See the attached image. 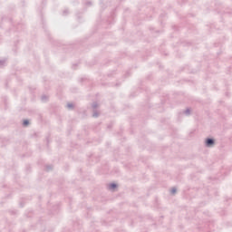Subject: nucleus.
I'll list each match as a JSON object with an SVG mask.
<instances>
[{"instance_id":"obj_1","label":"nucleus","mask_w":232,"mask_h":232,"mask_svg":"<svg viewBox=\"0 0 232 232\" xmlns=\"http://www.w3.org/2000/svg\"><path fill=\"white\" fill-rule=\"evenodd\" d=\"M213 144V140L208 139L207 140V146H211Z\"/></svg>"},{"instance_id":"obj_2","label":"nucleus","mask_w":232,"mask_h":232,"mask_svg":"<svg viewBox=\"0 0 232 232\" xmlns=\"http://www.w3.org/2000/svg\"><path fill=\"white\" fill-rule=\"evenodd\" d=\"M115 188H117V185L115 183L110 185L111 189H115Z\"/></svg>"},{"instance_id":"obj_3","label":"nucleus","mask_w":232,"mask_h":232,"mask_svg":"<svg viewBox=\"0 0 232 232\" xmlns=\"http://www.w3.org/2000/svg\"><path fill=\"white\" fill-rule=\"evenodd\" d=\"M28 124H29L28 121H27V120H24V126H28Z\"/></svg>"},{"instance_id":"obj_4","label":"nucleus","mask_w":232,"mask_h":232,"mask_svg":"<svg viewBox=\"0 0 232 232\" xmlns=\"http://www.w3.org/2000/svg\"><path fill=\"white\" fill-rule=\"evenodd\" d=\"M172 193H177V190L175 188H173Z\"/></svg>"},{"instance_id":"obj_5","label":"nucleus","mask_w":232,"mask_h":232,"mask_svg":"<svg viewBox=\"0 0 232 232\" xmlns=\"http://www.w3.org/2000/svg\"><path fill=\"white\" fill-rule=\"evenodd\" d=\"M68 107H69V108H72V105H71V104H69V105H68Z\"/></svg>"}]
</instances>
